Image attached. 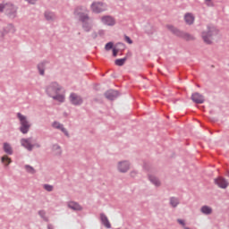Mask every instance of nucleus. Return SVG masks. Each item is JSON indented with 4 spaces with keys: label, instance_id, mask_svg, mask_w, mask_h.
I'll use <instances>...</instances> for the list:
<instances>
[{
    "label": "nucleus",
    "instance_id": "obj_38",
    "mask_svg": "<svg viewBox=\"0 0 229 229\" xmlns=\"http://www.w3.org/2000/svg\"><path fill=\"white\" fill-rule=\"evenodd\" d=\"M48 229H53V226H51V225H48Z\"/></svg>",
    "mask_w": 229,
    "mask_h": 229
},
{
    "label": "nucleus",
    "instance_id": "obj_25",
    "mask_svg": "<svg viewBox=\"0 0 229 229\" xmlns=\"http://www.w3.org/2000/svg\"><path fill=\"white\" fill-rule=\"evenodd\" d=\"M126 62V58H123V59H116L114 61L115 65H118L119 67L124 65V63Z\"/></svg>",
    "mask_w": 229,
    "mask_h": 229
},
{
    "label": "nucleus",
    "instance_id": "obj_22",
    "mask_svg": "<svg viewBox=\"0 0 229 229\" xmlns=\"http://www.w3.org/2000/svg\"><path fill=\"white\" fill-rule=\"evenodd\" d=\"M149 181L151 182V183L156 185V187L160 186V181L158 180V178L155 177V175H150Z\"/></svg>",
    "mask_w": 229,
    "mask_h": 229
},
{
    "label": "nucleus",
    "instance_id": "obj_8",
    "mask_svg": "<svg viewBox=\"0 0 229 229\" xmlns=\"http://www.w3.org/2000/svg\"><path fill=\"white\" fill-rule=\"evenodd\" d=\"M21 146H23V148L28 149V151H31L33 149V148L35 147V145L33 144V140L31 138L21 139Z\"/></svg>",
    "mask_w": 229,
    "mask_h": 229
},
{
    "label": "nucleus",
    "instance_id": "obj_40",
    "mask_svg": "<svg viewBox=\"0 0 229 229\" xmlns=\"http://www.w3.org/2000/svg\"><path fill=\"white\" fill-rule=\"evenodd\" d=\"M185 229H189V228L185 227Z\"/></svg>",
    "mask_w": 229,
    "mask_h": 229
},
{
    "label": "nucleus",
    "instance_id": "obj_27",
    "mask_svg": "<svg viewBox=\"0 0 229 229\" xmlns=\"http://www.w3.org/2000/svg\"><path fill=\"white\" fill-rule=\"evenodd\" d=\"M38 69L41 76H44V63H41L38 65Z\"/></svg>",
    "mask_w": 229,
    "mask_h": 229
},
{
    "label": "nucleus",
    "instance_id": "obj_7",
    "mask_svg": "<svg viewBox=\"0 0 229 229\" xmlns=\"http://www.w3.org/2000/svg\"><path fill=\"white\" fill-rule=\"evenodd\" d=\"M91 10L95 13H101V12H105V10H106V5L100 2H95L91 4Z\"/></svg>",
    "mask_w": 229,
    "mask_h": 229
},
{
    "label": "nucleus",
    "instance_id": "obj_11",
    "mask_svg": "<svg viewBox=\"0 0 229 229\" xmlns=\"http://www.w3.org/2000/svg\"><path fill=\"white\" fill-rule=\"evenodd\" d=\"M70 101L72 105H81L83 103V99H81V97L76 95V93H72L70 95Z\"/></svg>",
    "mask_w": 229,
    "mask_h": 229
},
{
    "label": "nucleus",
    "instance_id": "obj_2",
    "mask_svg": "<svg viewBox=\"0 0 229 229\" xmlns=\"http://www.w3.org/2000/svg\"><path fill=\"white\" fill-rule=\"evenodd\" d=\"M60 92H62V88L56 82H52L47 88V93L50 98L55 99V101H59V103H64V101H65V96L60 94Z\"/></svg>",
    "mask_w": 229,
    "mask_h": 229
},
{
    "label": "nucleus",
    "instance_id": "obj_34",
    "mask_svg": "<svg viewBox=\"0 0 229 229\" xmlns=\"http://www.w3.org/2000/svg\"><path fill=\"white\" fill-rule=\"evenodd\" d=\"M117 53H119V50L114 48L113 49V56H117Z\"/></svg>",
    "mask_w": 229,
    "mask_h": 229
},
{
    "label": "nucleus",
    "instance_id": "obj_13",
    "mask_svg": "<svg viewBox=\"0 0 229 229\" xmlns=\"http://www.w3.org/2000/svg\"><path fill=\"white\" fill-rule=\"evenodd\" d=\"M101 21L103 24H106V26H114L115 24V20L110 16H103Z\"/></svg>",
    "mask_w": 229,
    "mask_h": 229
},
{
    "label": "nucleus",
    "instance_id": "obj_18",
    "mask_svg": "<svg viewBox=\"0 0 229 229\" xmlns=\"http://www.w3.org/2000/svg\"><path fill=\"white\" fill-rule=\"evenodd\" d=\"M8 33H15V28L13 25H8L2 31L3 36L8 35Z\"/></svg>",
    "mask_w": 229,
    "mask_h": 229
},
{
    "label": "nucleus",
    "instance_id": "obj_23",
    "mask_svg": "<svg viewBox=\"0 0 229 229\" xmlns=\"http://www.w3.org/2000/svg\"><path fill=\"white\" fill-rule=\"evenodd\" d=\"M45 17L47 19V21H55V14L51 12H47L45 13Z\"/></svg>",
    "mask_w": 229,
    "mask_h": 229
},
{
    "label": "nucleus",
    "instance_id": "obj_26",
    "mask_svg": "<svg viewBox=\"0 0 229 229\" xmlns=\"http://www.w3.org/2000/svg\"><path fill=\"white\" fill-rule=\"evenodd\" d=\"M179 203L180 201L178 200V199L176 198L170 199V205H172V207H176Z\"/></svg>",
    "mask_w": 229,
    "mask_h": 229
},
{
    "label": "nucleus",
    "instance_id": "obj_29",
    "mask_svg": "<svg viewBox=\"0 0 229 229\" xmlns=\"http://www.w3.org/2000/svg\"><path fill=\"white\" fill-rule=\"evenodd\" d=\"M112 47H114V43L113 42H108L106 45L105 49H106V51H110V49H112Z\"/></svg>",
    "mask_w": 229,
    "mask_h": 229
},
{
    "label": "nucleus",
    "instance_id": "obj_20",
    "mask_svg": "<svg viewBox=\"0 0 229 229\" xmlns=\"http://www.w3.org/2000/svg\"><path fill=\"white\" fill-rule=\"evenodd\" d=\"M200 212H202V214H204L205 216H210V214H212V208L208 206H203L200 208Z\"/></svg>",
    "mask_w": 229,
    "mask_h": 229
},
{
    "label": "nucleus",
    "instance_id": "obj_15",
    "mask_svg": "<svg viewBox=\"0 0 229 229\" xmlns=\"http://www.w3.org/2000/svg\"><path fill=\"white\" fill-rule=\"evenodd\" d=\"M53 128L61 130V131H63V133H64V135H66V137H69V133L67 132V130H65V128H64V125L60 124L58 122H55L53 123Z\"/></svg>",
    "mask_w": 229,
    "mask_h": 229
},
{
    "label": "nucleus",
    "instance_id": "obj_24",
    "mask_svg": "<svg viewBox=\"0 0 229 229\" xmlns=\"http://www.w3.org/2000/svg\"><path fill=\"white\" fill-rule=\"evenodd\" d=\"M2 162L4 164V165H9V164H12V159L8 157V156H4L2 157Z\"/></svg>",
    "mask_w": 229,
    "mask_h": 229
},
{
    "label": "nucleus",
    "instance_id": "obj_14",
    "mask_svg": "<svg viewBox=\"0 0 229 229\" xmlns=\"http://www.w3.org/2000/svg\"><path fill=\"white\" fill-rule=\"evenodd\" d=\"M118 96H119V92L112 89L108 90L106 93V98L107 99H110L111 101H114V99H115V98H117Z\"/></svg>",
    "mask_w": 229,
    "mask_h": 229
},
{
    "label": "nucleus",
    "instance_id": "obj_21",
    "mask_svg": "<svg viewBox=\"0 0 229 229\" xmlns=\"http://www.w3.org/2000/svg\"><path fill=\"white\" fill-rule=\"evenodd\" d=\"M4 151L7 153V155H12L13 153V150L12 149V146L8 143H4Z\"/></svg>",
    "mask_w": 229,
    "mask_h": 229
},
{
    "label": "nucleus",
    "instance_id": "obj_30",
    "mask_svg": "<svg viewBox=\"0 0 229 229\" xmlns=\"http://www.w3.org/2000/svg\"><path fill=\"white\" fill-rule=\"evenodd\" d=\"M44 189L47 190L48 192H51V191H53V186L49 184H45Z\"/></svg>",
    "mask_w": 229,
    "mask_h": 229
},
{
    "label": "nucleus",
    "instance_id": "obj_35",
    "mask_svg": "<svg viewBox=\"0 0 229 229\" xmlns=\"http://www.w3.org/2000/svg\"><path fill=\"white\" fill-rule=\"evenodd\" d=\"M177 221H178L179 225H182V226H185V222H183V220L178 219Z\"/></svg>",
    "mask_w": 229,
    "mask_h": 229
},
{
    "label": "nucleus",
    "instance_id": "obj_33",
    "mask_svg": "<svg viewBox=\"0 0 229 229\" xmlns=\"http://www.w3.org/2000/svg\"><path fill=\"white\" fill-rule=\"evenodd\" d=\"M125 40H126V42H127L128 44H132V43H133V41H131V39L130 37H128V36H125Z\"/></svg>",
    "mask_w": 229,
    "mask_h": 229
},
{
    "label": "nucleus",
    "instance_id": "obj_1",
    "mask_svg": "<svg viewBox=\"0 0 229 229\" xmlns=\"http://www.w3.org/2000/svg\"><path fill=\"white\" fill-rule=\"evenodd\" d=\"M201 38L204 44L210 46L214 44L215 40L219 38V30L214 25H208L206 30L202 31Z\"/></svg>",
    "mask_w": 229,
    "mask_h": 229
},
{
    "label": "nucleus",
    "instance_id": "obj_6",
    "mask_svg": "<svg viewBox=\"0 0 229 229\" xmlns=\"http://www.w3.org/2000/svg\"><path fill=\"white\" fill-rule=\"evenodd\" d=\"M166 28L167 30H169V31H172V33H174L175 35H178L179 37L184 38V40H194V36L188 33L180 32V30H178L173 25H166Z\"/></svg>",
    "mask_w": 229,
    "mask_h": 229
},
{
    "label": "nucleus",
    "instance_id": "obj_39",
    "mask_svg": "<svg viewBox=\"0 0 229 229\" xmlns=\"http://www.w3.org/2000/svg\"><path fill=\"white\" fill-rule=\"evenodd\" d=\"M133 174H135V173L132 172V173H131V176H133Z\"/></svg>",
    "mask_w": 229,
    "mask_h": 229
},
{
    "label": "nucleus",
    "instance_id": "obj_16",
    "mask_svg": "<svg viewBox=\"0 0 229 229\" xmlns=\"http://www.w3.org/2000/svg\"><path fill=\"white\" fill-rule=\"evenodd\" d=\"M100 219H101V222L104 225V226H106V228H111L112 227V225H110V221L108 220V217H106L105 216V214L100 215Z\"/></svg>",
    "mask_w": 229,
    "mask_h": 229
},
{
    "label": "nucleus",
    "instance_id": "obj_37",
    "mask_svg": "<svg viewBox=\"0 0 229 229\" xmlns=\"http://www.w3.org/2000/svg\"><path fill=\"white\" fill-rule=\"evenodd\" d=\"M39 216L41 217H44L46 216V212L45 211H39Z\"/></svg>",
    "mask_w": 229,
    "mask_h": 229
},
{
    "label": "nucleus",
    "instance_id": "obj_12",
    "mask_svg": "<svg viewBox=\"0 0 229 229\" xmlns=\"http://www.w3.org/2000/svg\"><path fill=\"white\" fill-rule=\"evenodd\" d=\"M215 183L220 187V189H226L228 187V181L223 177H219L215 180Z\"/></svg>",
    "mask_w": 229,
    "mask_h": 229
},
{
    "label": "nucleus",
    "instance_id": "obj_3",
    "mask_svg": "<svg viewBox=\"0 0 229 229\" xmlns=\"http://www.w3.org/2000/svg\"><path fill=\"white\" fill-rule=\"evenodd\" d=\"M74 14L77 15V17H79V19H81V21H82L83 23V30L84 31H90V24L87 23V21H89V16L87 15V13H85V9L81 8V7H78L75 12Z\"/></svg>",
    "mask_w": 229,
    "mask_h": 229
},
{
    "label": "nucleus",
    "instance_id": "obj_17",
    "mask_svg": "<svg viewBox=\"0 0 229 229\" xmlns=\"http://www.w3.org/2000/svg\"><path fill=\"white\" fill-rule=\"evenodd\" d=\"M184 21L186 22V24H193L194 23V15H192V13H186L184 15Z\"/></svg>",
    "mask_w": 229,
    "mask_h": 229
},
{
    "label": "nucleus",
    "instance_id": "obj_4",
    "mask_svg": "<svg viewBox=\"0 0 229 229\" xmlns=\"http://www.w3.org/2000/svg\"><path fill=\"white\" fill-rule=\"evenodd\" d=\"M0 12H4L9 17H15V13H17V8L11 3H2L0 4Z\"/></svg>",
    "mask_w": 229,
    "mask_h": 229
},
{
    "label": "nucleus",
    "instance_id": "obj_10",
    "mask_svg": "<svg viewBox=\"0 0 229 229\" xmlns=\"http://www.w3.org/2000/svg\"><path fill=\"white\" fill-rule=\"evenodd\" d=\"M130 170V163L128 161H121L118 163V171L120 173H127Z\"/></svg>",
    "mask_w": 229,
    "mask_h": 229
},
{
    "label": "nucleus",
    "instance_id": "obj_32",
    "mask_svg": "<svg viewBox=\"0 0 229 229\" xmlns=\"http://www.w3.org/2000/svg\"><path fill=\"white\" fill-rule=\"evenodd\" d=\"M205 4L207 6H214V3H212V0H205Z\"/></svg>",
    "mask_w": 229,
    "mask_h": 229
},
{
    "label": "nucleus",
    "instance_id": "obj_19",
    "mask_svg": "<svg viewBox=\"0 0 229 229\" xmlns=\"http://www.w3.org/2000/svg\"><path fill=\"white\" fill-rule=\"evenodd\" d=\"M69 208H72V210H81V206L74 201L68 202Z\"/></svg>",
    "mask_w": 229,
    "mask_h": 229
},
{
    "label": "nucleus",
    "instance_id": "obj_28",
    "mask_svg": "<svg viewBox=\"0 0 229 229\" xmlns=\"http://www.w3.org/2000/svg\"><path fill=\"white\" fill-rule=\"evenodd\" d=\"M25 169H26L27 173H30L31 174H33L35 173V169L32 166L25 165Z\"/></svg>",
    "mask_w": 229,
    "mask_h": 229
},
{
    "label": "nucleus",
    "instance_id": "obj_31",
    "mask_svg": "<svg viewBox=\"0 0 229 229\" xmlns=\"http://www.w3.org/2000/svg\"><path fill=\"white\" fill-rule=\"evenodd\" d=\"M54 149H55L57 151L56 155H60L62 153V149L60 148V147L58 145H55Z\"/></svg>",
    "mask_w": 229,
    "mask_h": 229
},
{
    "label": "nucleus",
    "instance_id": "obj_36",
    "mask_svg": "<svg viewBox=\"0 0 229 229\" xmlns=\"http://www.w3.org/2000/svg\"><path fill=\"white\" fill-rule=\"evenodd\" d=\"M26 1L30 4H35V3H37V0H26Z\"/></svg>",
    "mask_w": 229,
    "mask_h": 229
},
{
    "label": "nucleus",
    "instance_id": "obj_5",
    "mask_svg": "<svg viewBox=\"0 0 229 229\" xmlns=\"http://www.w3.org/2000/svg\"><path fill=\"white\" fill-rule=\"evenodd\" d=\"M17 117L21 124L20 131H21V133H28L30 131V128L31 127V124H30L28 118L21 113L17 114Z\"/></svg>",
    "mask_w": 229,
    "mask_h": 229
},
{
    "label": "nucleus",
    "instance_id": "obj_9",
    "mask_svg": "<svg viewBox=\"0 0 229 229\" xmlns=\"http://www.w3.org/2000/svg\"><path fill=\"white\" fill-rule=\"evenodd\" d=\"M191 101L193 103H197V105H201V104L205 103V98L198 92L193 93L191 95Z\"/></svg>",
    "mask_w": 229,
    "mask_h": 229
}]
</instances>
